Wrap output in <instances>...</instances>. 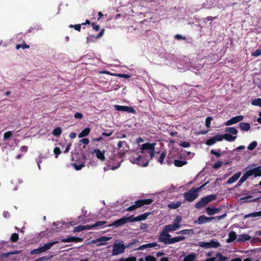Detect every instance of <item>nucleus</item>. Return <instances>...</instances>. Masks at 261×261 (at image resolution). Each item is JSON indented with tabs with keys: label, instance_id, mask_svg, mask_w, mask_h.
Segmentation results:
<instances>
[{
	"label": "nucleus",
	"instance_id": "f257e3e1",
	"mask_svg": "<svg viewBox=\"0 0 261 261\" xmlns=\"http://www.w3.org/2000/svg\"><path fill=\"white\" fill-rule=\"evenodd\" d=\"M206 183L197 188H192L191 190L184 193L185 199L188 202L195 200L199 196V192L204 187Z\"/></svg>",
	"mask_w": 261,
	"mask_h": 261
},
{
	"label": "nucleus",
	"instance_id": "f03ea898",
	"mask_svg": "<svg viewBox=\"0 0 261 261\" xmlns=\"http://www.w3.org/2000/svg\"><path fill=\"white\" fill-rule=\"evenodd\" d=\"M156 143H145L142 144L141 150L143 154H145V156L150 160L152 159L154 156V149Z\"/></svg>",
	"mask_w": 261,
	"mask_h": 261
},
{
	"label": "nucleus",
	"instance_id": "7ed1b4c3",
	"mask_svg": "<svg viewBox=\"0 0 261 261\" xmlns=\"http://www.w3.org/2000/svg\"><path fill=\"white\" fill-rule=\"evenodd\" d=\"M150 159L146 157L138 155L136 153L130 158V161L133 163H136L142 167H146L148 165Z\"/></svg>",
	"mask_w": 261,
	"mask_h": 261
},
{
	"label": "nucleus",
	"instance_id": "20e7f679",
	"mask_svg": "<svg viewBox=\"0 0 261 261\" xmlns=\"http://www.w3.org/2000/svg\"><path fill=\"white\" fill-rule=\"evenodd\" d=\"M216 199V196L214 194L205 196L202 198L200 201L195 203V207L197 209H200L205 206L207 203L215 200Z\"/></svg>",
	"mask_w": 261,
	"mask_h": 261
},
{
	"label": "nucleus",
	"instance_id": "39448f33",
	"mask_svg": "<svg viewBox=\"0 0 261 261\" xmlns=\"http://www.w3.org/2000/svg\"><path fill=\"white\" fill-rule=\"evenodd\" d=\"M131 218L132 217H130V216L128 217H123L119 219L116 220V221H114L112 223L109 224L108 226H114L115 227H120L121 226L123 225L124 224H126L127 222H132Z\"/></svg>",
	"mask_w": 261,
	"mask_h": 261
},
{
	"label": "nucleus",
	"instance_id": "423d86ee",
	"mask_svg": "<svg viewBox=\"0 0 261 261\" xmlns=\"http://www.w3.org/2000/svg\"><path fill=\"white\" fill-rule=\"evenodd\" d=\"M199 245L205 248H216L220 246V244L218 241L212 240L210 242H200Z\"/></svg>",
	"mask_w": 261,
	"mask_h": 261
},
{
	"label": "nucleus",
	"instance_id": "0eeeda50",
	"mask_svg": "<svg viewBox=\"0 0 261 261\" xmlns=\"http://www.w3.org/2000/svg\"><path fill=\"white\" fill-rule=\"evenodd\" d=\"M125 248L126 247L123 242L116 243L114 245L112 254L114 255H117L122 253L124 252Z\"/></svg>",
	"mask_w": 261,
	"mask_h": 261
},
{
	"label": "nucleus",
	"instance_id": "6e6552de",
	"mask_svg": "<svg viewBox=\"0 0 261 261\" xmlns=\"http://www.w3.org/2000/svg\"><path fill=\"white\" fill-rule=\"evenodd\" d=\"M171 236L168 233V232H166L164 230H163L161 232H160L158 240L159 242L164 243L166 245L170 244L169 241L171 239L170 237Z\"/></svg>",
	"mask_w": 261,
	"mask_h": 261
},
{
	"label": "nucleus",
	"instance_id": "1a4fd4ad",
	"mask_svg": "<svg viewBox=\"0 0 261 261\" xmlns=\"http://www.w3.org/2000/svg\"><path fill=\"white\" fill-rule=\"evenodd\" d=\"M114 108L116 110L118 111L127 112L133 114L136 113L135 110L132 107L115 105Z\"/></svg>",
	"mask_w": 261,
	"mask_h": 261
},
{
	"label": "nucleus",
	"instance_id": "9d476101",
	"mask_svg": "<svg viewBox=\"0 0 261 261\" xmlns=\"http://www.w3.org/2000/svg\"><path fill=\"white\" fill-rule=\"evenodd\" d=\"M215 218L216 217H207L204 215H201L198 217L197 220L194 221V223L198 224H202L209 222L211 220L215 219Z\"/></svg>",
	"mask_w": 261,
	"mask_h": 261
},
{
	"label": "nucleus",
	"instance_id": "9b49d317",
	"mask_svg": "<svg viewBox=\"0 0 261 261\" xmlns=\"http://www.w3.org/2000/svg\"><path fill=\"white\" fill-rule=\"evenodd\" d=\"M243 119L244 116L242 115L237 116L227 121L225 124L227 126L231 125L242 121Z\"/></svg>",
	"mask_w": 261,
	"mask_h": 261
},
{
	"label": "nucleus",
	"instance_id": "f8f14e48",
	"mask_svg": "<svg viewBox=\"0 0 261 261\" xmlns=\"http://www.w3.org/2000/svg\"><path fill=\"white\" fill-rule=\"evenodd\" d=\"M153 202V200L152 199H141L137 200L135 202V205L137 208L140 207L144 205H149L151 204Z\"/></svg>",
	"mask_w": 261,
	"mask_h": 261
},
{
	"label": "nucleus",
	"instance_id": "ddd939ff",
	"mask_svg": "<svg viewBox=\"0 0 261 261\" xmlns=\"http://www.w3.org/2000/svg\"><path fill=\"white\" fill-rule=\"evenodd\" d=\"M150 214V212H146L145 213L140 216H138L137 217H134V215H130V216L132 217L131 218V221L133 222H136V221H141L142 220H145L148 216Z\"/></svg>",
	"mask_w": 261,
	"mask_h": 261
},
{
	"label": "nucleus",
	"instance_id": "4468645a",
	"mask_svg": "<svg viewBox=\"0 0 261 261\" xmlns=\"http://www.w3.org/2000/svg\"><path fill=\"white\" fill-rule=\"evenodd\" d=\"M83 240V238L76 237H68L66 238L61 239V241L62 242H82Z\"/></svg>",
	"mask_w": 261,
	"mask_h": 261
},
{
	"label": "nucleus",
	"instance_id": "2eb2a0df",
	"mask_svg": "<svg viewBox=\"0 0 261 261\" xmlns=\"http://www.w3.org/2000/svg\"><path fill=\"white\" fill-rule=\"evenodd\" d=\"M93 153H96L97 158L100 161H105L106 160L105 150L101 151L99 149H95L93 150Z\"/></svg>",
	"mask_w": 261,
	"mask_h": 261
},
{
	"label": "nucleus",
	"instance_id": "dca6fc26",
	"mask_svg": "<svg viewBox=\"0 0 261 261\" xmlns=\"http://www.w3.org/2000/svg\"><path fill=\"white\" fill-rule=\"evenodd\" d=\"M178 228V226L177 224H172L166 225L163 228V230H164L166 232H169L175 231Z\"/></svg>",
	"mask_w": 261,
	"mask_h": 261
},
{
	"label": "nucleus",
	"instance_id": "f3484780",
	"mask_svg": "<svg viewBox=\"0 0 261 261\" xmlns=\"http://www.w3.org/2000/svg\"><path fill=\"white\" fill-rule=\"evenodd\" d=\"M220 208L217 207H207L206 208V212L208 215L212 216L219 213L220 211Z\"/></svg>",
	"mask_w": 261,
	"mask_h": 261
},
{
	"label": "nucleus",
	"instance_id": "a211bd4d",
	"mask_svg": "<svg viewBox=\"0 0 261 261\" xmlns=\"http://www.w3.org/2000/svg\"><path fill=\"white\" fill-rule=\"evenodd\" d=\"M241 175V172H238L233 175L227 181V184H231L236 181Z\"/></svg>",
	"mask_w": 261,
	"mask_h": 261
},
{
	"label": "nucleus",
	"instance_id": "6ab92c4d",
	"mask_svg": "<svg viewBox=\"0 0 261 261\" xmlns=\"http://www.w3.org/2000/svg\"><path fill=\"white\" fill-rule=\"evenodd\" d=\"M21 252V250H15L8 253H2L0 255V259H4L5 258L8 257L11 255L20 254Z\"/></svg>",
	"mask_w": 261,
	"mask_h": 261
},
{
	"label": "nucleus",
	"instance_id": "aec40b11",
	"mask_svg": "<svg viewBox=\"0 0 261 261\" xmlns=\"http://www.w3.org/2000/svg\"><path fill=\"white\" fill-rule=\"evenodd\" d=\"M105 32V29H103L96 36L90 35L87 38V42H91L93 41V39H98L102 36Z\"/></svg>",
	"mask_w": 261,
	"mask_h": 261
},
{
	"label": "nucleus",
	"instance_id": "412c9836",
	"mask_svg": "<svg viewBox=\"0 0 261 261\" xmlns=\"http://www.w3.org/2000/svg\"><path fill=\"white\" fill-rule=\"evenodd\" d=\"M156 246L159 248L160 247V245L156 243H151L142 245L139 247L138 249L142 250L147 248L155 247Z\"/></svg>",
	"mask_w": 261,
	"mask_h": 261
},
{
	"label": "nucleus",
	"instance_id": "4be33fe9",
	"mask_svg": "<svg viewBox=\"0 0 261 261\" xmlns=\"http://www.w3.org/2000/svg\"><path fill=\"white\" fill-rule=\"evenodd\" d=\"M91 229V226L89 225H79L74 228V232H80L82 230Z\"/></svg>",
	"mask_w": 261,
	"mask_h": 261
},
{
	"label": "nucleus",
	"instance_id": "5701e85b",
	"mask_svg": "<svg viewBox=\"0 0 261 261\" xmlns=\"http://www.w3.org/2000/svg\"><path fill=\"white\" fill-rule=\"evenodd\" d=\"M186 239V237L184 236H177L172 238L169 241L170 244H172L176 242H178L181 241H183Z\"/></svg>",
	"mask_w": 261,
	"mask_h": 261
},
{
	"label": "nucleus",
	"instance_id": "b1692460",
	"mask_svg": "<svg viewBox=\"0 0 261 261\" xmlns=\"http://www.w3.org/2000/svg\"><path fill=\"white\" fill-rule=\"evenodd\" d=\"M251 239L249 235L247 234H243L239 236L237 241L239 242H244L246 241H249Z\"/></svg>",
	"mask_w": 261,
	"mask_h": 261
},
{
	"label": "nucleus",
	"instance_id": "393cba45",
	"mask_svg": "<svg viewBox=\"0 0 261 261\" xmlns=\"http://www.w3.org/2000/svg\"><path fill=\"white\" fill-rule=\"evenodd\" d=\"M239 127L243 131H248L250 129V125L247 122H240Z\"/></svg>",
	"mask_w": 261,
	"mask_h": 261
},
{
	"label": "nucleus",
	"instance_id": "a878e982",
	"mask_svg": "<svg viewBox=\"0 0 261 261\" xmlns=\"http://www.w3.org/2000/svg\"><path fill=\"white\" fill-rule=\"evenodd\" d=\"M252 198V196L249 195L247 196L241 198L240 200L244 202H255L257 201L259 199V198H257L254 199L250 200V199Z\"/></svg>",
	"mask_w": 261,
	"mask_h": 261
},
{
	"label": "nucleus",
	"instance_id": "bb28decb",
	"mask_svg": "<svg viewBox=\"0 0 261 261\" xmlns=\"http://www.w3.org/2000/svg\"><path fill=\"white\" fill-rule=\"evenodd\" d=\"M228 239H227V243H231L237 239V233L234 231H231L228 234Z\"/></svg>",
	"mask_w": 261,
	"mask_h": 261
},
{
	"label": "nucleus",
	"instance_id": "cd10ccee",
	"mask_svg": "<svg viewBox=\"0 0 261 261\" xmlns=\"http://www.w3.org/2000/svg\"><path fill=\"white\" fill-rule=\"evenodd\" d=\"M90 128L87 127L84 129L78 135L79 138H82L87 136L90 132Z\"/></svg>",
	"mask_w": 261,
	"mask_h": 261
},
{
	"label": "nucleus",
	"instance_id": "c85d7f7f",
	"mask_svg": "<svg viewBox=\"0 0 261 261\" xmlns=\"http://www.w3.org/2000/svg\"><path fill=\"white\" fill-rule=\"evenodd\" d=\"M58 241H53L51 242H49L48 243H46L44 244L43 247V249H44V251H46L48 250H49L52 246H53L54 245L59 243Z\"/></svg>",
	"mask_w": 261,
	"mask_h": 261
},
{
	"label": "nucleus",
	"instance_id": "c756f323",
	"mask_svg": "<svg viewBox=\"0 0 261 261\" xmlns=\"http://www.w3.org/2000/svg\"><path fill=\"white\" fill-rule=\"evenodd\" d=\"M177 234H189L191 235L194 233V230L192 229H183L178 232H176Z\"/></svg>",
	"mask_w": 261,
	"mask_h": 261
},
{
	"label": "nucleus",
	"instance_id": "7c9ffc66",
	"mask_svg": "<svg viewBox=\"0 0 261 261\" xmlns=\"http://www.w3.org/2000/svg\"><path fill=\"white\" fill-rule=\"evenodd\" d=\"M187 162L186 161H181L179 160H175L174 161V164L176 167H180L182 166L186 165Z\"/></svg>",
	"mask_w": 261,
	"mask_h": 261
},
{
	"label": "nucleus",
	"instance_id": "2f4dec72",
	"mask_svg": "<svg viewBox=\"0 0 261 261\" xmlns=\"http://www.w3.org/2000/svg\"><path fill=\"white\" fill-rule=\"evenodd\" d=\"M216 261H226L228 258L227 257L223 256L220 252L216 254Z\"/></svg>",
	"mask_w": 261,
	"mask_h": 261
},
{
	"label": "nucleus",
	"instance_id": "473e14b6",
	"mask_svg": "<svg viewBox=\"0 0 261 261\" xmlns=\"http://www.w3.org/2000/svg\"><path fill=\"white\" fill-rule=\"evenodd\" d=\"M216 261H226L228 258L227 257L223 256L220 252L216 254Z\"/></svg>",
	"mask_w": 261,
	"mask_h": 261
},
{
	"label": "nucleus",
	"instance_id": "72a5a7b5",
	"mask_svg": "<svg viewBox=\"0 0 261 261\" xmlns=\"http://www.w3.org/2000/svg\"><path fill=\"white\" fill-rule=\"evenodd\" d=\"M236 136H232L229 134H224V139L229 142L234 141L236 139Z\"/></svg>",
	"mask_w": 261,
	"mask_h": 261
},
{
	"label": "nucleus",
	"instance_id": "f704fd0d",
	"mask_svg": "<svg viewBox=\"0 0 261 261\" xmlns=\"http://www.w3.org/2000/svg\"><path fill=\"white\" fill-rule=\"evenodd\" d=\"M181 205V203L179 201L172 202L168 204V207L170 209H176L179 207Z\"/></svg>",
	"mask_w": 261,
	"mask_h": 261
},
{
	"label": "nucleus",
	"instance_id": "c9c22d12",
	"mask_svg": "<svg viewBox=\"0 0 261 261\" xmlns=\"http://www.w3.org/2000/svg\"><path fill=\"white\" fill-rule=\"evenodd\" d=\"M196 258V255L194 253L190 254L184 257L183 261H193Z\"/></svg>",
	"mask_w": 261,
	"mask_h": 261
},
{
	"label": "nucleus",
	"instance_id": "e433bc0d",
	"mask_svg": "<svg viewBox=\"0 0 261 261\" xmlns=\"http://www.w3.org/2000/svg\"><path fill=\"white\" fill-rule=\"evenodd\" d=\"M251 103L253 106L261 107V98H257L251 100Z\"/></svg>",
	"mask_w": 261,
	"mask_h": 261
},
{
	"label": "nucleus",
	"instance_id": "4c0bfd02",
	"mask_svg": "<svg viewBox=\"0 0 261 261\" xmlns=\"http://www.w3.org/2000/svg\"><path fill=\"white\" fill-rule=\"evenodd\" d=\"M62 133V129L60 127L55 128L53 131V135L56 137H59Z\"/></svg>",
	"mask_w": 261,
	"mask_h": 261
},
{
	"label": "nucleus",
	"instance_id": "58836bf2",
	"mask_svg": "<svg viewBox=\"0 0 261 261\" xmlns=\"http://www.w3.org/2000/svg\"><path fill=\"white\" fill-rule=\"evenodd\" d=\"M261 216V211L254 212L252 213L249 214L244 216L245 218H250V217H256Z\"/></svg>",
	"mask_w": 261,
	"mask_h": 261
},
{
	"label": "nucleus",
	"instance_id": "ea45409f",
	"mask_svg": "<svg viewBox=\"0 0 261 261\" xmlns=\"http://www.w3.org/2000/svg\"><path fill=\"white\" fill-rule=\"evenodd\" d=\"M225 131L232 135H236L238 133L237 129L233 127H227Z\"/></svg>",
	"mask_w": 261,
	"mask_h": 261
},
{
	"label": "nucleus",
	"instance_id": "a19ab883",
	"mask_svg": "<svg viewBox=\"0 0 261 261\" xmlns=\"http://www.w3.org/2000/svg\"><path fill=\"white\" fill-rule=\"evenodd\" d=\"M106 223L107 222L105 221H98L96 222V223L94 224L90 225V226H91V228H92L94 227H99L103 225H105L106 224Z\"/></svg>",
	"mask_w": 261,
	"mask_h": 261
},
{
	"label": "nucleus",
	"instance_id": "79ce46f5",
	"mask_svg": "<svg viewBox=\"0 0 261 261\" xmlns=\"http://www.w3.org/2000/svg\"><path fill=\"white\" fill-rule=\"evenodd\" d=\"M43 247H39L37 249H34L32 252L31 253L33 254H40L41 253L45 252L44 249H43Z\"/></svg>",
	"mask_w": 261,
	"mask_h": 261
},
{
	"label": "nucleus",
	"instance_id": "37998d69",
	"mask_svg": "<svg viewBox=\"0 0 261 261\" xmlns=\"http://www.w3.org/2000/svg\"><path fill=\"white\" fill-rule=\"evenodd\" d=\"M19 239V235L17 233H13L12 234L10 240L12 242H16Z\"/></svg>",
	"mask_w": 261,
	"mask_h": 261
},
{
	"label": "nucleus",
	"instance_id": "c03bdc74",
	"mask_svg": "<svg viewBox=\"0 0 261 261\" xmlns=\"http://www.w3.org/2000/svg\"><path fill=\"white\" fill-rule=\"evenodd\" d=\"M85 163L84 162L78 165L76 163H74L72 164L73 166L74 167L75 169L76 170H81L83 167L85 166Z\"/></svg>",
	"mask_w": 261,
	"mask_h": 261
},
{
	"label": "nucleus",
	"instance_id": "a18cd8bd",
	"mask_svg": "<svg viewBox=\"0 0 261 261\" xmlns=\"http://www.w3.org/2000/svg\"><path fill=\"white\" fill-rule=\"evenodd\" d=\"M257 144V142L253 141L248 145L247 148L249 150H253L256 147Z\"/></svg>",
	"mask_w": 261,
	"mask_h": 261
},
{
	"label": "nucleus",
	"instance_id": "49530a36",
	"mask_svg": "<svg viewBox=\"0 0 261 261\" xmlns=\"http://www.w3.org/2000/svg\"><path fill=\"white\" fill-rule=\"evenodd\" d=\"M181 217L180 216H177L174 220V224H177L178 228L180 227V223L181 221Z\"/></svg>",
	"mask_w": 261,
	"mask_h": 261
},
{
	"label": "nucleus",
	"instance_id": "de8ad7c7",
	"mask_svg": "<svg viewBox=\"0 0 261 261\" xmlns=\"http://www.w3.org/2000/svg\"><path fill=\"white\" fill-rule=\"evenodd\" d=\"M222 165V162L219 160L217 161L215 164L213 165V168L215 169H217L220 168Z\"/></svg>",
	"mask_w": 261,
	"mask_h": 261
},
{
	"label": "nucleus",
	"instance_id": "09e8293b",
	"mask_svg": "<svg viewBox=\"0 0 261 261\" xmlns=\"http://www.w3.org/2000/svg\"><path fill=\"white\" fill-rule=\"evenodd\" d=\"M255 173L254 168L247 171L245 174L248 176V177L254 175L255 177Z\"/></svg>",
	"mask_w": 261,
	"mask_h": 261
},
{
	"label": "nucleus",
	"instance_id": "8fccbe9b",
	"mask_svg": "<svg viewBox=\"0 0 261 261\" xmlns=\"http://www.w3.org/2000/svg\"><path fill=\"white\" fill-rule=\"evenodd\" d=\"M224 152H225V151H223L222 153H221L220 152V150H219V151H216V150H215L214 149H212L211 150V153L212 154L215 155L218 158L220 157Z\"/></svg>",
	"mask_w": 261,
	"mask_h": 261
},
{
	"label": "nucleus",
	"instance_id": "3c124183",
	"mask_svg": "<svg viewBox=\"0 0 261 261\" xmlns=\"http://www.w3.org/2000/svg\"><path fill=\"white\" fill-rule=\"evenodd\" d=\"M12 132L11 131H8L4 133L3 138L4 139L6 140L9 139L12 136Z\"/></svg>",
	"mask_w": 261,
	"mask_h": 261
},
{
	"label": "nucleus",
	"instance_id": "603ef678",
	"mask_svg": "<svg viewBox=\"0 0 261 261\" xmlns=\"http://www.w3.org/2000/svg\"><path fill=\"white\" fill-rule=\"evenodd\" d=\"M216 142L214 137L207 139L206 141V144L207 145H212Z\"/></svg>",
	"mask_w": 261,
	"mask_h": 261
},
{
	"label": "nucleus",
	"instance_id": "864d4df0",
	"mask_svg": "<svg viewBox=\"0 0 261 261\" xmlns=\"http://www.w3.org/2000/svg\"><path fill=\"white\" fill-rule=\"evenodd\" d=\"M166 153L163 152H162V153L159 156V158L158 159V161L161 164H162L163 163L164 160L165 159V156H166Z\"/></svg>",
	"mask_w": 261,
	"mask_h": 261
},
{
	"label": "nucleus",
	"instance_id": "5fc2aeb1",
	"mask_svg": "<svg viewBox=\"0 0 261 261\" xmlns=\"http://www.w3.org/2000/svg\"><path fill=\"white\" fill-rule=\"evenodd\" d=\"M20 48H22L23 49L29 48L30 46L29 45L25 44L24 42L23 44H17L16 45V48L17 49H19Z\"/></svg>",
	"mask_w": 261,
	"mask_h": 261
},
{
	"label": "nucleus",
	"instance_id": "6e6d98bb",
	"mask_svg": "<svg viewBox=\"0 0 261 261\" xmlns=\"http://www.w3.org/2000/svg\"><path fill=\"white\" fill-rule=\"evenodd\" d=\"M216 141H221L224 139V135L217 134L213 137Z\"/></svg>",
	"mask_w": 261,
	"mask_h": 261
},
{
	"label": "nucleus",
	"instance_id": "4d7b16f0",
	"mask_svg": "<svg viewBox=\"0 0 261 261\" xmlns=\"http://www.w3.org/2000/svg\"><path fill=\"white\" fill-rule=\"evenodd\" d=\"M145 261H156V258L152 255H147L145 257Z\"/></svg>",
	"mask_w": 261,
	"mask_h": 261
},
{
	"label": "nucleus",
	"instance_id": "13d9d810",
	"mask_svg": "<svg viewBox=\"0 0 261 261\" xmlns=\"http://www.w3.org/2000/svg\"><path fill=\"white\" fill-rule=\"evenodd\" d=\"M255 177L261 176V168L260 166L254 168Z\"/></svg>",
	"mask_w": 261,
	"mask_h": 261
},
{
	"label": "nucleus",
	"instance_id": "bf43d9fd",
	"mask_svg": "<svg viewBox=\"0 0 261 261\" xmlns=\"http://www.w3.org/2000/svg\"><path fill=\"white\" fill-rule=\"evenodd\" d=\"M212 117H207L205 119V126L206 127L209 128L210 127L211 122L212 120Z\"/></svg>",
	"mask_w": 261,
	"mask_h": 261
},
{
	"label": "nucleus",
	"instance_id": "052dcab7",
	"mask_svg": "<svg viewBox=\"0 0 261 261\" xmlns=\"http://www.w3.org/2000/svg\"><path fill=\"white\" fill-rule=\"evenodd\" d=\"M179 145L180 146L187 148L190 146V143L188 142L182 141L180 143Z\"/></svg>",
	"mask_w": 261,
	"mask_h": 261
},
{
	"label": "nucleus",
	"instance_id": "680f3d73",
	"mask_svg": "<svg viewBox=\"0 0 261 261\" xmlns=\"http://www.w3.org/2000/svg\"><path fill=\"white\" fill-rule=\"evenodd\" d=\"M54 152L56 155V157L57 158L58 156L61 153L60 148L58 147H56L54 149Z\"/></svg>",
	"mask_w": 261,
	"mask_h": 261
},
{
	"label": "nucleus",
	"instance_id": "e2e57ef3",
	"mask_svg": "<svg viewBox=\"0 0 261 261\" xmlns=\"http://www.w3.org/2000/svg\"><path fill=\"white\" fill-rule=\"evenodd\" d=\"M261 55V49H258L252 53V55L254 57H258Z\"/></svg>",
	"mask_w": 261,
	"mask_h": 261
},
{
	"label": "nucleus",
	"instance_id": "0e129e2a",
	"mask_svg": "<svg viewBox=\"0 0 261 261\" xmlns=\"http://www.w3.org/2000/svg\"><path fill=\"white\" fill-rule=\"evenodd\" d=\"M248 178V176L244 173L243 175L241 177L239 180V182H240V184H243Z\"/></svg>",
	"mask_w": 261,
	"mask_h": 261
},
{
	"label": "nucleus",
	"instance_id": "69168bd1",
	"mask_svg": "<svg viewBox=\"0 0 261 261\" xmlns=\"http://www.w3.org/2000/svg\"><path fill=\"white\" fill-rule=\"evenodd\" d=\"M80 142L85 145H88L89 143V140L88 138H83L80 140Z\"/></svg>",
	"mask_w": 261,
	"mask_h": 261
},
{
	"label": "nucleus",
	"instance_id": "338daca9",
	"mask_svg": "<svg viewBox=\"0 0 261 261\" xmlns=\"http://www.w3.org/2000/svg\"><path fill=\"white\" fill-rule=\"evenodd\" d=\"M74 117L75 118H77V119H82L83 117V115L82 113H79V112H76L75 113L74 115Z\"/></svg>",
	"mask_w": 261,
	"mask_h": 261
},
{
	"label": "nucleus",
	"instance_id": "774afa93",
	"mask_svg": "<svg viewBox=\"0 0 261 261\" xmlns=\"http://www.w3.org/2000/svg\"><path fill=\"white\" fill-rule=\"evenodd\" d=\"M174 38L177 40H186V38L184 36H181V35H179V34H176L175 36H174Z\"/></svg>",
	"mask_w": 261,
	"mask_h": 261
}]
</instances>
